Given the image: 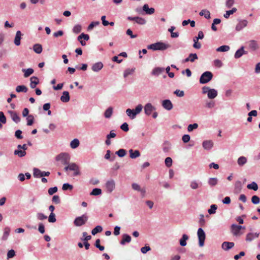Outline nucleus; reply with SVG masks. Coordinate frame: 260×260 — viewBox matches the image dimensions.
<instances>
[{
    "label": "nucleus",
    "instance_id": "f257e3e1",
    "mask_svg": "<svg viewBox=\"0 0 260 260\" xmlns=\"http://www.w3.org/2000/svg\"><path fill=\"white\" fill-rule=\"evenodd\" d=\"M169 47H170V45L169 44H165L161 42L151 44L147 46V48L148 49H151L153 51H163L166 50Z\"/></svg>",
    "mask_w": 260,
    "mask_h": 260
},
{
    "label": "nucleus",
    "instance_id": "f03ea898",
    "mask_svg": "<svg viewBox=\"0 0 260 260\" xmlns=\"http://www.w3.org/2000/svg\"><path fill=\"white\" fill-rule=\"evenodd\" d=\"M64 170L67 172L68 171H74V176H76L80 175V168L75 162L69 163L66 167H64Z\"/></svg>",
    "mask_w": 260,
    "mask_h": 260
},
{
    "label": "nucleus",
    "instance_id": "7ed1b4c3",
    "mask_svg": "<svg viewBox=\"0 0 260 260\" xmlns=\"http://www.w3.org/2000/svg\"><path fill=\"white\" fill-rule=\"evenodd\" d=\"M70 154L66 152L61 153L56 156L57 161H60L62 164L67 166L70 163Z\"/></svg>",
    "mask_w": 260,
    "mask_h": 260
},
{
    "label": "nucleus",
    "instance_id": "20e7f679",
    "mask_svg": "<svg viewBox=\"0 0 260 260\" xmlns=\"http://www.w3.org/2000/svg\"><path fill=\"white\" fill-rule=\"evenodd\" d=\"M213 77V75L211 72L206 71L201 75L200 83L202 84L207 83L212 79Z\"/></svg>",
    "mask_w": 260,
    "mask_h": 260
},
{
    "label": "nucleus",
    "instance_id": "39448f33",
    "mask_svg": "<svg viewBox=\"0 0 260 260\" xmlns=\"http://www.w3.org/2000/svg\"><path fill=\"white\" fill-rule=\"evenodd\" d=\"M197 235L199 239V245L200 247H203L204 245L206 234L204 230L201 228L198 229Z\"/></svg>",
    "mask_w": 260,
    "mask_h": 260
},
{
    "label": "nucleus",
    "instance_id": "423d86ee",
    "mask_svg": "<svg viewBox=\"0 0 260 260\" xmlns=\"http://www.w3.org/2000/svg\"><path fill=\"white\" fill-rule=\"evenodd\" d=\"M88 220V217L83 214L81 216L76 217L74 220V223L76 226H80L84 224Z\"/></svg>",
    "mask_w": 260,
    "mask_h": 260
},
{
    "label": "nucleus",
    "instance_id": "0eeeda50",
    "mask_svg": "<svg viewBox=\"0 0 260 260\" xmlns=\"http://www.w3.org/2000/svg\"><path fill=\"white\" fill-rule=\"evenodd\" d=\"M115 187V181L111 179L108 180L106 183V188L107 192L109 193L112 192Z\"/></svg>",
    "mask_w": 260,
    "mask_h": 260
},
{
    "label": "nucleus",
    "instance_id": "6e6552de",
    "mask_svg": "<svg viewBox=\"0 0 260 260\" xmlns=\"http://www.w3.org/2000/svg\"><path fill=\"white\" fill-rule=\"evenodd\" d=\"M155 110L154 107L151 103H147L144 107L145 113L147 115H150L152 112Z\"/></svg>",
    "mask_w": 260,
    "mask_h": 260
},
{
    "label": "nucleus",
    "instance_id": "1a4fd4ad",
    "mask_svg": "<svg viewBox=\"0 0 260 260\" xmlns=\"http://www.w3.org/2000/svg\"><path fill=\"white\" fill-rule=\"evenodd\" d=\"M247 20L245 19L240 20L236 26V30L237 31L241 30L243 28L245 27L247 25Z\"/></svg>",
    "mask_w": 260,
    "mask_h": 260
},
{
    "label": "nucleus",
    "instance_id": "9d476101",
    "mask_svg": "<svg viewBox=\"0 0 260 260\" xmlns=\"http://www.w3.org/2000/svg\"><path fill=\"white\" fill-rule=\"evenodd\" d=\"M241 226L236 224H233L231 225V231L234 236H237L242 234L240 232Z\"/></svg>",
    "mask_w": 260,
    "mask_h": 260
},
{
    "label": "nucleus",
    "instance_id": "9b49d317",
    "mask_svg": "<svg viewBox=\"0 0 260 260\" xmlns=\"http://www.w3.org/2000/svg\"><path fill=\"white\" fill-rule=\"evenodd\" d=\"M162 106L165 109L170 111L172 109L173 106L170 100H165L162 101Z\"/></svg>",
    "mask_w": 260,
    "mask_h": 260
},
{
    "label": "nucleus",
    "instance_id": "f8f14e48",
    "mask_svg": "<svg viewBox=\"0 0 260 260\" xmlns=\"http://www.w3.org/2000/svg\"><path fill=\"white\" fill-rule=\"evenodd\" d=\"M131 237L126 234H124L122 235V239L120 242L121 245H124L126 243H129L131 241Z\"/></svg>",
    "mask_w": 260,
    "mask_h": 260
},
{
    "label": "nucleus",
    "instance_id": "ddd939ff",
    "mask_svg": "<svg viewBox=\"0 0 260 260\" xmlns=\"http://www.w3.org/2000/svg\"><path fill=\"white\" fill-rule=\"evenodd\" d=\"M30 87L34 89L39 83V79L36 76H32L30 78Z\"/></svg>",
    "mask_w": 260,
    "mask_h": 260
},
{
    "label": "nucleus",
    "instance_id": "4468645a",
    "mask_svg": "<svg viewBox=\"0 0 260 260\" xmlns=\"http://www.w3.org/2000/svg\"><path fill=\"white\" fill-rule=\"evenodd\" d=\"M203 148L207 150H210L213 146V142L211 140H206L202 143Z\"/></svg>",
    "mask_w": 260,
    "mask_h": 260
},
{
    "label": "nucleus",
    "instance_id": "2eb2a0df",
    "mask_svg": "<svg viewBox=\"0 0 260 260\" xmlns=\"http://www.w3.org/2000/svg\"><path fill=\"white\" fill-rule=\"evenodd\" d=\"M246 54L247 52L244 50V47L242 46L240 49L236 51L234 55V57L235 58H239L243 55Z\"/></svg>",
    "mask_w": 260,
    "mask_h": 260
},
{
    "label": "nucleus",
    "instance_id": "dca6fc26",
    "mask_svg": "<svg viewBox=\"0 0 260 260\" xmlns=\"http://www.w3.org/2000/svg\"><path fill=\"white\" fill-rule=\"evenodd\" d=\"M103 68V64L102 62H98L94 63L91 68L93 72H98L100 71Z\"/></svg>",
    "mask_w": 260,
    "mask_h": 260
},
{
    "label": "nucleus",
    "instance_id": "f3484780",
    "mask_svg": "<svg viewBox=\"0 0 260 260\" xmlns=\"http://www.w3.org/2000/svg\"><path fill=\"white\" fill-rule=\"evenodd\" d=\"M234 246V243L232 242H223L222 244V248L226 251H228Z\"/></svg>",
    "mask_w": 260,
    "mask_h": 260
},
{
    "label": "nucleus",
    "instance_id": "a211bd4d",
    "mask_svg": "<svg viewBox=\"0 0 260 260\" xmlns=\"http://www.w3.org/2000/svg\"><path fill=\"white\" fill-rule=\"evenodd\" d=\"M259 236V233H249L247 234L246 237V241L248 242H251L254 239L258 238Z\"/></svg>",
    "mask_w": 260,
    "mask_h": 260
},
{
    "label": "nucleus",
    "instance_id": "6ab92c4d",
    "mask_svg": "<svg viewBox=\"0 0 260 260\" xmlns=\"http://www.w3.org/2000/svg\"><path fill=\"white\" fill-rule=\"evenodd\" d=\"M165 70L164 68L156 67L152 71L151 74L153 76H157L161 74Z\"/></svg>",
    "mask_w": 260,
    "mask_h": 260
},
{
    "label": "nucleus",
    "instance_id": "aec40b11",
    "mask_svg": "<svg viewBox=\"0 0 260 260\" xmlns=\"http://www.w3.org/2000/svg\"><path fill=\"white\" fill-rule=\"evenodd\" d=\"M143 10L145 12L146 14L151 15L155 12V9L153 8H149L148 4H145L143 6Z\"/></svg>",
    "mask_w": 260,
    "mask_h": 260
},
{
    "label": "nucleus",
    "instance_id": "412c9836",
    "mask_svg": "<svg viewBox=\"0 0 260 260\" xmlns=\"http://www.w3.org/2000/svg\"><path fill=\"white\" fill-rule=\"evenodd\" d=\"M198 58V55L196 53H190L189 54L188 57L186 58L184 62H188L190 61L191 62H193L195 60L197 59Z\"/></svg>",
    "mask_w": 260,
    "mask_h": 260
},
{
    "label": "nucleus",
    "instance_id": "4be33fe9",
    "mask_svg": "<svg viewBox=\"0 0 260 260\" xmlns=\"http://www.w3.org/2000/svg\"><path fill=\"white\" fill-rule=\"evenodd\" d=\"M129 153L130 157L133 159L136 158L141 155L140 151L138 150H133L131 149L129 150Z\"/></svg>",
    "mask_w": 260,
    "mask_h": 260
},
{
    "label": "nucleus",
    "instance_id": "5701e85b",
    "mask_svg": "<svg viewBox=\"0 0 260 260\" xmlns=\"http://www.w3.org/2000/svg\"><path fill=\"white\" fill-rule=\"evenodd\" d=\"M70 98L69 92L64 91L62 93V95L60 97V100L63 103H67L70 101Z\"/></svg>",
    "mask_w": 260,
    "mask_h": 260
},
{
    "label": "nucleus",
    "instance_id": "b1692460",
    "mask_svg": "<svg viewBox=\"0 0 260 260\" xmlns=\"http://www.w3.org/2000/svg\"><path fill=\"white\" fill-rule=\"evenodd\" d=\"M207 95L209 99H213L217 96V91L215 89H210Z\"/></svg>",
    "mask_w": 260,
    "mask_h": 260
},
{
    "label": "nucleus",
    "instance_id": "393cba45",
    "mask_svg": "<svg viewBox=\"0 0 260 260\" xmlns=\"http://www.w3.org/2000/svg\"><path fill=\"white\" fill-rule=\"evenodd\" d=\"M171 148V144L168 141L165 142L162 144V150L165 153H168Z\"/></svg>",
    "mask_w": 260,
    "mask_h": 260
},
{
    "label": "nucleus",
    "instance_id": "a878e982",
    "mask_svg": "<svg viewBox=\"0 0 260 260\" xmlns=\"http://www.w3.org/2000/svg\"><path fill=\"white\" fill-rule=\"evenodd\" d=\"M188 236L186 234H183L181 238L179 240V244L181 246H185L186 245V240L188 239Z\"/></svg>",
    "mask_w": 260,
    "mask_h": 260
},
{
    "label": "nucleus",
    "instance_id": "bb28decb",
    "mask_svg": "<svg viewBox=\"0 0 260 260\" xmlns=\"http://www.w3.org/2000/svg\"><path fill=\"white\" fill-rule=\"evenodd\" d=\"M22 71L24 73V77L25 78L29 77L34 72V70L32 68H28L27 69H23Z\"/></svg>",
    "mask_w": 260,
    "mask_h": 260
},
{
    "label": "nucleus",
    "instance_id": "cd10ccee",
    "mask_svg": "<svg viewBox=\"0 0 260 260\" xmlns=\"http://www.w3.org/2000/svg\"><path fill=\"white\" fill-rule=\"evenodd\" d=\"M218 180L217 178L212 177L209 178L208 181V184L211 186L213 187L217 184Z\"/></svg>",
    "mask_w": 260,
    "mask_h": 260
},
{
    "label": "nucleus",
    "instance_id": "c85d7f7f",
    "mask_svg": "<svg viewBox=\"0 0 260 260\" xmlns=\"http://www.w3.org/2000/svg\"><path fill=\"white\" fill-rule=\"evenodd\" d=\"M33 50L37 54H40L42 52V46L40 44H36L33 46Z\"/></svg>",
    "mask_w": 260,
    "mask_h": 260
},
{
    "label": "nucleus",
    "instance_id": "c756f323",
    "mask_svg": "<svg viewBox=\"0 0 260 260\" xmlns=\"http://www.w3.org/2000/svg\"><path fill=\"white\" fill-rule=\"evenodd\" d=\"M199 15L201 16H204L205 18L207 19H209L211 18L210 12L206 9L202 10L200 12Z\"/></svg>",
    "mask_w": 260,
    "mask_h": 260
},
{
    "label": "nucleus",
    "instance_id": "7c9ffc66",
    "mask_svg": "<svg viewBox=\"0 0 260 260\" xmlns=\"http://www.w3.org/2000/svg\"><path fill=\"white\" fill-rule=\"evenodd\" d=\"M42 171L40 169L35 168L33 169V176L35 178L42 177Z\"/></svg>",
    "mask_w": 260,
    "mask_h": 260
},
{
    "label": "nucleus",
    "instance_id": "2f4dec72",
    "mask_svg": "<svg viewBox=\"0 0 260 260\" xmlns=\"http://www.w3.org/2000/svg\"><path fill=\"white\" fill-rule=\"evenodd\" d=\"M126 113L127 115V116H129V118L132 119H134L136 116V114L134 111V109H127L126 110Z\"/></svg>",
    "mask_w": 260,
    "mask_h": 260
},
{
    "label": "nucleus",
    "instance_id": "473e14b6",
    "mask_svg": "<svg viewBox=\"0 0 260 260\" xmlns=\"http://www.w3.org/2000/svg\"><path fill=\"white\" fill-rule=\"evenodd\" d=\"M113 113V108L112 107H109L104 113V116L106 118H110Z\"/></svg>",
    "mask_w": 260,
    "mask_h": 260
},
{
    "label": "nucleus",
    "instance_id": "72a5a7b5",
    "mask_svg": "<svg viewBox=\"0 0 260 260\" xmlns=\"http://www.w3.org/2000/svg\"><path fill=\"white\" fill-rule=\"evenodd\" d=\"M202 185L201 182H198L196 180L192 181L190 182V186L192 189H196Z\"/></svg>",
    "mask_w": 260,
    "mask_h": 260
},
{
    "label": "nucleus",
    "instance_id": "f704fd0d",
    "mask_svg": "<svg viewBox=\"0 0 260 260\" xmlns=\"http://www.w3.org/2000/svg\"><path fill=\"white\" fill-rule=\"evenodd\" d=\"M80 144L79 140L77 139H74L71 142L70 146L72 148L75 149L79 146Z\"/></svg>",
    "mask_w": 260,
    "mask_h": 260
},
{
    "label": "nucleus",
    "instance_id": "c9c22d12",
    "mask_svg": "<svg viewBox=\"0 0 260 260\" xmlns=\"http://www.w3.org/2000/svg\"><path fill=\"white\" fill-rule=\"evenodd\" d=\"M242 185L240 181H237L235 184V190L237 192H240L242 189Z\"/></svg>",
    "mask_w": 260,
    "mask_h": 260
},
{
    "label": "nucleus",
    "instance_id": "e433bc0d",
    "mask_svg": "<svg viewBox=\"0 0 260 260\" xmlns=\"http://www.w3.org/2000/svg\"><path fill=\"white\" fill-rule=\"evenodd\" d=\"M10 232V229L8 227H6L5 228L4 233L3 236L2 237V240L4 241L8 239V237L9 235Z\"/></svg>",
    "mask_w": 260,
    "mask_h": 260
},
{
    "label": "nucleus",
    "instance_id": "4c0bfd02",
    "mask_svg": "<svg viewBox=\"0 0 260 260\" xmlns=\"http://www.w3.org/2000/svg\"><path fill=\"white\" fill-rule=\"evenodd\" d=\"M237 9L236 8H233L231 10L226 11L225 13L224 14V17L225 18H228L230 16L237 11Z\"/></svg>",
    "mask_w": 260,
    "mask_h": 260
},
{
    "label": "nucleus",
    "instance_id": "58836bf2",
    "mask_svg": "<svg viewBox=\"0 0 260 260\" xmlns=\"http://www.w3.org/2000/svg\"><path fill=\"white\" fill-rule=\"evenodd\" d=\"M247 187L249 189H252L254 191L258 189L257 184L255 182H252L251 183L248 184Z\"/></svg>",
    "mask_w": 260,
    "mask_h": 260
},
{
    "label": "nucleus",
    "instance_id": "ea45409f",
    "mask_svg": "<svg viewBox=\"0 0 260 260\" xmlns=\"http://www.w3.org/2000/svg\"><path fill=\"white\" fill-rule=\"evenodd\" d=\"M237 162L239 166H243L247 162V159L245 156H241L238 159Z\"/></svg>",
    "mask_w": 260,
    "mask_h": 260
},
{
    "label": "nucleus",
    "instance_id": "a19ab883",
    "mask_svg": "<svg viewBox=\"0 0 260 260\" xmlns=\"http://www.w3.org/2000/svg\"><path fill=\"white\" fill-rule=\"evenodd\" d=\"M249 47L250 49H252L253 50H255L258 48L257 43L254 40H251L249 42Z\"/></svg>",
    "mask_w": 260,
    "mask_h": 260
},
{
    "label": "nucleus",
    "instance_id": "79ce46f5",
    "mask_svg": "<svg viewBox=\"0 0 260 260\" xmlns=\"http://www.w3.org/2000/svg\"><path fill=\"white\" fill-rule=\"evenodd\" d=\"M230 48L228 45H222L216 49L218 52H226L230 50Z\"/></svg>",
    "mask_w": 260,
    "mask_h": 260
},
{
    "label": "nucleus",
    "instance_id": "37998d69",
    "mask_svg": "<svg viewBox=\"0 0 260 260\" xmlns=\"http://www.w3.org/2000/svg\"><path fill=\"white\" fill-rule=\"evenodd\" d=\"M103 230V228L100 225H97L91 231V234L92 235H95L97 233L101 232Z\"/></svg>",
    "mask_w": 260,
    "mask_h": 260
},
{
    "label": "nucleus",
    "instance_id": "c03bdc74",
    "mask_svg": "<svg viewBox=\"0 0 260 260\" xmlns=\"http://www.w3.org/2000/svg\"><path fill=\"white\" fill-rule=\"evenodd\" d=\"M102 193V190L100 188H95L92 189L91 192L90 193L91 196H98Z\"/></svg>",
    "mask_w": 260,
    "mask_h": 260
},
{
    "label": "nucleus",
    "instance_id": "a18cd8bd",
    "mask_svg": "<svg viewBox=\"0 0 260 260\" xmlns=\"http://www.w3.org/2000/svg\"><path fill=\"white\" fill-rule=\"evenodd\" d=\"M27 120V125L28 126L32 125L34 122V117L32 115H28L26 118Z\"/></svg>",
    "mask_w": 260,
    "mask_h": 260
},
{
    "label": "nucleus",
    "instance_id": "49530a36",
    "mask_svg": "<svg viewBox=\"0 0 260 260\" xmlns=\"http://www.w3.org/2000/svg\"><path fill=\"white\" fill-rule=\"evenodd\" d=\"M28 90L27 87L25 85L17 86V92H26Z\"/></svg>",
    "mask_w": 260,
    "mask_h": 260
},
{
    "label": "nucleus",
    "instance_id": "de8ad7c7",
    "mask_svg": "<svg viewBox=\"0 0 260 260\" xmlns=\"http://www.w3.org/2000/svg\"><path fill=\"white\" fill-rule=\"evenodd\" d=\"M8 114L14 121L16 122V112L15 111H8Z\"/></svg>",
    "mask_w": 260,
    "mask_h": 260
},
{
    "label": "nucleus",
    "instance_id": "09e8293b",
    "mask_svg": "<svg viewBox=\"0 0 260 260\" xmlns=\"http://www.w3.org/2000/svg\"><path fill=\"white\" fill-rule=\"evenodd\" d=\"M119 157H122L126 155V152L125 149H120L115 153Z\"/></svg>",
    "mask_w": 260,
    "mask_h": 260
},
{
    "label": "nucleus",
    "instance_id": "8fccbe9b",
    "mask_svg": "<svg viewBox=\"0 0 260 260\" xmlns=\"http://www.w3.org/2000/svg\"><path fill=\"white\" fill-rule=\"evenodd\" d=\"M217 209V206L215 204H212L211 205L210 209L208 210V212L210 214H214Z\"/></svg>",
    "mask_w": 260,
    "mask_h": 260
},
{
    "label": "nucleus",
    "instance_id": "3c124183",
    "mask_svg": "<svg viewBox=\"0 0 260 260\" xmlns=\"http://www.w3.org/2000/svg\"><path fill=\"white\" fill-rule=\"evenodd\" d=\"M82 29V27L81 25L80 24H76L75 25L73 28V31L75 34H79L81 32Z\"/></svg>",
    "mask_w": 260,
    "mask_h": 260
},
{
    "label": "nucleus",
    "instance_id": "603ef678",
    "mask_svg": "<svg viewBox=\"0 0 260 260\" xmlns=\"http://www.w3.org/2000/svg\"><path fill=\"white\" fill-rule=\"evenodd\" d=\"M110 153H111V151L110 150H107L106 153L104 157L105 159H109L110 161H112L114 160L115 156V155H113L111 158H110Z\"/></svg>",
    "mask_w": 260,
    "mask_h": 260
},
{
    "label": "nucleus",
    "instance_id": "864d4df0",
    "mask_svg": "<svg viewBox=\"0 0 260 260\" xmlns=\"http://www.w3.org/2000/svg\"><path fill=\"white\" fill-rule=\"evenodd\" d=\"M198 126V124L196 123L189 124L187 127V131L189 132H192L193 129H197Z\"/></svg>",
    "mask_w": 260,
    "mask_h": 260
},
{
    "label": "nucleus",
    "instance_id": "5fc2aeb1",
    "mask_svg": "<svg viewBox=\"0 0 260 260\" xmlns=\"http://www.w3.org/2000/svg\"><path fill=\"white\" fill-rule=\"evenodd\" d=\"M82 39H84L85 41H88L89 39V36L87 34L82 33L78 37L77 39L78 41H80V40H82Z\"/></svg>",
    "mask_w": 260,
    "mask_h": 260
},
{
    "label": "nucleus",
    "instance_id": "6e6d98bb",
    "mask_svg": "<svg viewBox=\"0 0 260 260\" xmlns=\"http://www.w3.org/2000/svg\"><path fill=\"white\" fill-rule=\"evenodd\" d=\"M100 24L99 21H93L91 22V23L88 25L87 27L88 30H92L93 27L95 26L99 25Z\"/></svg>",
    "mask_w": 260,
    "mask_h": 260
},
{
    "label": "nucleus",
    "instance_id": "4d7b16f0",
    "mask_svg": "<svg viewBox=\"0 0 260 260\" xmlns=\"http://www.w3.org/2000/svg\"><path fill=\"white\" fill-rule=\"evenodd\" d=\"M73 188L72 185H71L68 183H64L62 185V189L63 190H72Z\"/></svg>",
    "mask_w": 260,
    "mask_h": 260
},
{
    "label": "nucleus",
    "instance_id": "13d9d810",
    "mask_svg": "<svg viewBox=\"0 0 260 260\" xmlns=\"http://www.w3.org/2000/svg\"><path fill=\"white\" fill-rule=\"evenodd\" d=\"M55 214L54 213H51L48 217V221L53 223L56 221Z\"/></svg>",
    "mask_w": 260,
    "mask_h": 260
},
{
    "label": "nucleus",
    "instance_id": "bf43d9fd",
    "mask_svg": "<svg viewBox=\"0 0 260 260\" xmlns=\"http://www.w3.org/2000/svg\"><path fill=\"white\" fill-rule=\"evenodd\" d=\"M58 188L56 186L50 187L48 190V192L49 195H52L57 191Z\"/></svg>",
    "mask_w": 260,
    "mask_h": 260
},
{
    "label": "nucleus",
    "instance_id": "052dcab7",
    "mask_svg": "<svg viewBox=\"0 0 260 260\" xmlns=\"http://www.w3.org/2000/svg\"><path fill=\"white\" fill-rule=\"evenodd\" d=\"M134 70H135V69H127L125 70L124 72V74H123L124 77L126 78L128 75L132 74L134 72Z\"/></svg>",
    "mask_w": 260,
    "mask_h": 260
},
{
    "label": "nucleus",
    "instance_id": "680f3d73",
    "mask_svg": "<svg viewBox=\"0 0 260 260\" xmlns=\"http://www.w3.org/2000/svg\"><path fill=\"white\" fill-rule=\"evenodd\" d=\"M251 202L253 204H257L260 202V199L257 196H253L252 197Z\"/></svg>",
    "mask_w": 260,
    "mask_h": 260
},
{
    "label": "nucleus",
    "instance_id": "e2e57ef3",
    "mask_svg": "<svg viewBox=\"0 0 260 260\" xmlns=\"http://www.w3.org/2000/svg\"><path fill=\"white\" fill-rule=\"evenodd\" d=\"M165 165L167 167H170L172 165V159L170 157H167L165 159Z\"/></svg>",
    "mask_w": 260,
    "mask_h": 260
},
{
    "label": "nucleus",
    "instance_id": "0e129e2a",
    "mask_svg": "<svg viewBox=\"0 0 260 260\" xmlns=\"http://www.w3.org/2000/svg\"><path fill=\"white\" fill-rule=\"evenodd\" d=\"M136 22L140 25H144L146 23V21L145 19L138 17Z\"/></svg>",
    "mask_w": 260,
    "mask_h": 260
},
{
    "label": "nucleus",
    "instance_id": "69168bd1",
    "mask_svg": "<svg viewBox=\"0 0 260 260\" xmlns=\"http://www.w3.org/2000/svg\"><path fill=\"white\" fill-rule=\"evenodd\" d=\"M52 201L53 203L56 204H59L60 202V200L59 197L57 195H55L52 197Z\"/></svg>",
    "mask_w": 260,
    "mask_h": 260
},
{
    "label": "nucleus",
    "instance_id": "338daca9",
    "mask_svg": "<svg viewBox=\"0 0 260 260\" xmlns=\"http://www.w3.org/2000/svg\"><path fill=\"white\" fill-rule=\"evenodd\" d=\"M37 217L38 219H39L40 220H43L47 219V216H46L45 215H44L42 213H38L37 214Z\"/></svg>",
    "mask_w": 260,
    "mask_h": 260
},
{
    "label": "nucleus",
    "instance_id": "774afa93",
    "mask_svg": "<svg viewBox=\"0 0 260 260\" xmlns=\"http://www.w3.org/2000/svg\"><path fill=\"white\" fill-rule=\"evenodd\" d=\"M120 128L124 132H128L129 130L128 124L126 122L123 123L121 125Z\"/></svg>",
    "mask_w": 260,
    "mask_h": 260
}]
</instances>
